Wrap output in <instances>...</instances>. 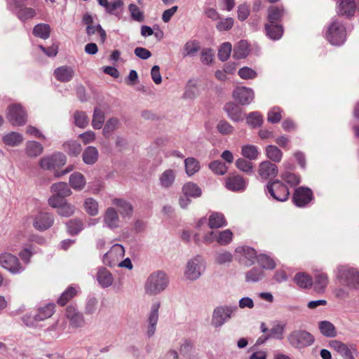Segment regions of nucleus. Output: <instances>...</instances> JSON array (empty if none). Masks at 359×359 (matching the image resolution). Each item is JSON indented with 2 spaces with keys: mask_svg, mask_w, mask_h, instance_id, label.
Wrapping results in <instances>:
<instances>
[{
  "mask_svg": "<svg viewBox=\"0 0 359 359\" xmlns=\"http://www.w3.org/2000/svg\"><path fill=\"white\" fill-rule=\"evenodd\" d=\"M169 282V278L164 271L158 270L152 272L144 283V292L149 296L158 295L168 287Z\"/></svg>",
  "mask_w": 359,
  "mask_h": 359,
  "instance_id": "obj_1",
  "label": "nucleus"
},
{
  "mask_svg": "<svg viewBox=\"0 0 359 359\" xmlns=\"http://www.w3.org/2000/svg\"><path fill=\"white\" fill-rule=\"evenodd\" d=\"M336 279L350 290H359V271L348 265L338 266L334 270Z\"/></svg>",
  "mask_w": 359,
  "mask_h": 359,
  "instance_id": "obj_2",
  "label": "nucleus"
},
{
  "mask_svg": "<svg viewBox=\"0 0 359 359\" xmlns=\"http://www.w3.org/2000/svg\"><path fill=\"white\" fill-rule=\"evenodd\" d=\"M205 266L206 263L204 258L201 255H196L187 262L184 276L187 280H196L202 276Z\"/></svg>",
  "mask_w": 359,
  "mask_h": 359,
  "instance_id": "obj_3",
  "label": "nucleus"
},
{
  "mask_svg": "<svg viewBox=\"0 0 359 359\" xmlns=\"http://www.w3.org/2000/svg\"><path fill=\"white\" fill-rule=\"evenodd\" d=\"M326 39L333 46H341L346 39V29L343 23L334 20L327 28Z\"/></svg>",
  "mask_w": 359,
  "mask_h": 359,
  "instance_id": "obj_4",
  "label": "nucleus"
},
{
  "mask_svg": "<svg viewBox=\"0 0 359 359\" xmlns=\"http://www.w3.org/2000/svg\"><path fill=\"white\" fill-rule=\"evenodd\" d=\"M236 306L224 305L216 307L212 313L211 324L215 328L221 327L237 311Z\"/></svg>",
  "mask_w": 359,
  "mask_h": 359,
  "instance_id": "obj_5",
  "label": "nucleus"
},
{
  "mask_svg": "<svg viewBox=\"0 0 359 359\" xmlns=\"http://www.w3.org/2000/svg\"><path fill=\"white\" fill-rule=\"evenodd\" d=\"M287 341L292 347L302 348L312 345L315 339L306 330H295L288 334Z\"/></svg>",
  "mask_w": 359,
  "mask_h": 359,
  "instance_id": "obj_6",
  "label": "nucleus"
},
{
  "mask_svg": "<svg viewBox=\"0 0 359 359\" xmlns=\"http://www.w3.org/2000/svg\"><path fill=\"white\" fill-rule=\"evenodd\" d=\"M7 119L13 126H22L27 122V112L20 104H12L7 109Z\"/></svg>",
  "mask_w": 359,
  "mask_h": 359,
  "instance_id": "obj_7",
  "label": "nucleus"
},
{
  "mask_svg": "<svg viewBox=\"0 0 359 359\" xmlns=\"http://www.w3.org/2000/svg\"><path fill=\"white\" fill-rule=\"evenodd\" d=\"M266 189L270 195L278 201H287L290 195L288 187L279 180L269 182Z\"/></svg>",
  "mask_w": 359,
  "mask_h": 359,
  "instance_id": "obj_8",
  "label": "nucleus"
},
{
  "mask_svg": "<svg viewBox=\"0 0 359 359\" xmlns=\"http://www.w3.org/2000/svg\"><path fill=\"white\" fill-rule=\"evenodd\" d=\"M0 265L13 274L20 273L25 270L18 258L8 252L0 255Z\"/></svg>",
  "mask_w": 359,
  "mask_h": 359,
  "instance_id": "obj_9",
  "label": "nucleus"
},
{
  "mask_svg": "<svg viewBox=\"0 0 359 359\" xmlns=\"http://www.w3.org/2000/svg\"><path fill=\"white\" fill-rule=\"evenodd\" d=\"M66 161L65 155L58 152L41 158L39 165L43 170H53L63 166Z\"/></svg>",
  "mask_w": 359,
  "mask_h": 359,
  "instance_id": "obj_10",
  "label": "nucleus"
},
{
  "mask_svg": "<svg viewBox=\"0 0 359 359\" xmlns=\"http://www.w3.org/2000/svg\"><path fill=\"white\" fill-rule=\"evenodd\" d=\"M55 305L48 304V305L39 308L38 313L33 316H25L22 320L29 326H34L36 323L47 319L54 313Z\"/></svg>",
  "mask_w": 359,
  "mask_h": 359,
  "instance_id": "obj_11",
  "label": "nucleus"
},
{
  "mask_svg": "<svg viewBox=\"0 0 359 359\" xmlns=\"http://www.w3.org/2000/svg\"><path fill=\"white\" fill-rule=\"evenodd\" d=\"M161 302L156 301L152 303L147 317V335L149 338L152 337L156 331L157 323L159 318V309Z\"/></svg>",
  "mask_w": 359,
  "mask_h": 359,
  "instance_id": "obj_12",
  "label": "nucleus"
},
{
  "mask_svg": "<svg viewBox=\"0 0 359 359\" xmlns=\"http://www.w3.org/2000/svg\"><path fill=\"white\" fill-rule=\"evenodd\" d=\"M125 255V250L121 244L114 245L111 249L104 255L102 261L104 264L109 266H116Z\"/></svg>",
  "mask_w": 359,
  "mask_h": 359,
  "instance_id": "obj_13",
  "label": "nucleus"
},
{
  "mask_svg": "<svg viewBox=\"0 0 359 359\" xmlns=\"http://www.w3.org/2000/svg\"><path fill=\"white\" fill-rule=\"evenodd\" d=\"M235 256L241 262L245 265H251L257 259V253L255 250L248 246H238L235 250Z\"/></svg>",
  "mask_w": 359,
  "mask_h": 359,
  "instance_id": "obj_14",
  "label": "nucleus"
},
{
  "mask_svg": "<svg viewBox=\"0 0 359 359\" xmlns=\"http://www.w3.org/2000/svg\"><path fill=\"white\" fill-rule=\"evenodd\" d=\"M103 226L111 230L118 229L121 226V219L118 212L114 208H107L103 215Z\"/></svg>",
  "mask_w": 359,
  "mask_h": 359,
  "instance_id": "obj_15",
  "label": "nucleus"
},
{
  "mask_svg": "<svg viewBox=\"0 0 359 359\" xmlns=\"http://www.w3.org/2000/svg\"><path fill=\"white\" fill-rule=\"evenodd\" d=\"M233 96L239 104L247 105L254 100L255 93L252 88L242 86L238 87L233 90Z\"/></svg>",
  "mask_w": 359,
  "mask_h": 359,
  "instance_id": "obj_16",
  "label": "nucleus"
},
{
  "mask_svg": "<svg viewBox=\"0 0 359 359\" xmlns=\"http://www.w3.org/2000/svg\"><path fill=\"white\" fill-rule=\"evenodd\" d=\"M313 198V193L309 188L300 187L294 193L293 201L298 207H303Z\"/></svg>",
  "mask_w": 359,
  "mask_h": 359,
  "instance_id": "obj_17",
  "label": "nucleus"
},
{
  "mask_svg": "<svg viewBox=\"0 0 359 359\" xmlns=\"http://www.w3.org/2000/svg\"><path fill=\"white\" fill-rule=\"evenodd\" d=\"M257 172L259 177L266 180L275 177L278 174V169L276 164L269 161H264L259 163Z\"/></svg>",
  "mask_w": 359,
  "mask_h": 359,
  "instance_id": "obj_18",
  "label": "nucleus"
},
{
  "mask_svg": "<svg viewBox=\"0 0 359 359\" xmlns=\"http://www.w3.org/2000/svg\"><path fill=\"white\" fill-rule=\"evenodd\" d=\"M54 222L53 217L47 212H39L33 220L34 227L39 231H45L50 228Z\"/></svg>",
  "mask_w": 359,
  "mask_h": 359,
  "instance_id": "obj_19",
  "label": "nucleus"
},
{
  "mask_svg": "<svg viewBox=\"0 0 359 359\" xmlns=\"http://www.w3.org/2000/svg\"><path fill=\"white\" fill-rule=\"evenodd\" d=\"M65 316L69 320L70 325L73 327H81L85 324V320L83 313L79 311L73 306H69L67 307Z\"/></svg>",
  "mask_w": 359,
  "mask_h": 359,
  "instance_id": "obj_20",
  "label": "nucleus"
},
{
  "mask_svg": "<svg viewBox=\"0 0 359 359\" xmlns=\"http://www.w3.org/2000/svg\"><path fill=\"white\" fill-rule=\"evenodd\" d=\"M247 185L246 180L239 175L229 176L225 180L226 188L231 191H243Z\"/></svg>",
  "mask_w": 359,
  "mask_h": 359,
  "instance_id": "obj_21",
  "label": "nucleus"
},
{
  "mask_svg": "<svg viewBox=\"0 0 359 359\" xmlns=\"http://www.w3.org/2000/svg\"><path fill=\"white\" fill-rule=\"evenodd\" d=\"M54 76L60 82H69L75 75L74 69L69 66L64 65L56 68L54 70Z\"/></svg>",
  "mask_w": 359,
  "mask_h": 359,
  "instance_id": "obj_22",
  "label": "nucleus"
},
{
  "mask_svg": "<svg viewBox=\"0 0 359 359\" xmlns=\"http://www.w3.org/2000/svg\"><path fill=\"white\" fill-rule=\"evenodd\" d=\"M329 346L341 355L344 359H354L351 348L347 344L340 341L332 340L330 341Z\"/></svg>",
  "mask_w": 359,
  "mask_h": 359,
  "instance_id": "obj_23",
  "label": "nucleus"
},
{
  "mask_svg": "<svg viewBox=\"0 0 359 359\" xmlns=\"http://www.w3.org/2000/svg\"><path fill=\"white\" fill-rule=\"evenodd\" d=\"M228 117L234 122H240L244 119L242 109L233 102H228L224 107Z\"/></svg>",
  "mask_w": 359,
  "mask_h": 359,
  "instance_id": "obj_24",
  "label": "nucleus"
},
{
  "mask_svg": "<svg viewBox=\"0 0 359 359\" xmlns=\"http://www.w3.org/2000/svg\"><path fill=\"white\" fill-rule=\"evenodd\" d=\"M112 205L116 206L123 218L131 217L133 212V208L130 203L123 199L115 198L111 200Z\"/></svg>",
  "mask_w": 359,
  "mask_h": 359,
  "instance_id": "obj_25",
  "label": "nucleus"
},
{
  "mask_svg": "<svg viewBox=\"0 0 359 359\" xmlns=\"http://www.w3.org/2000/svg\"><path fill=\"white\" fill-rule=\"evenodd\" d=\"M355 8V0H342L337 7V12L339 15L348 18L354 15Z\"/></svg>",
  "mask_w": 359,
  "mask_h": 359,
  "instance_id": "obj_26",
  "label": "nucleus"
},
{
  "mask_svg": "<svg viewBox=\"0 0 359 359\" xmlns=\"http://www.w3.org/2000/svg\"><path fill=\"white\" fill-rule=\"evenodd\" d=\"M329 283V278L326 273L317 272L314 275V280L312 281L313 290L317 293H323Z\"/></svg>",
  "mask_w": 359,
  "mask_h": 359,
  "instance_id": "obj_27",
  "label": "nucleus"
},
{
  "mask_svg": "<svg viewBox=\"0 0 359 359\" xmlns=\"http://www.w3.org/2000/svg\"><path fill=\"white\" fill-rule=\"evenodd\" d=\"M283 166L285 170L283 171L280 175L282 181L285 182L291 187L298 185L300 183L299 176L288 170L290 168L287 163H284Z\"/></svg>",
  "mask_w": 359,
  "mask_h": 359,
  "instance_id": "obj_28",
  "label": "nucleus"
},
{
  "mask_svg": "<svg viewBox=\"0 0 359 359\" xmlns=\"http://www.w3.org/2000/svg\"><path fill=\"white\" fill-rule=\"evenodd\" d=\"M176 172L172 169H167L159 177V183L161 187L168 189L171 187L175 180Z\"/></svg>",
  "mask_w": 359,
  "mask_h": 359,
  "instance_id": "obj_29",
  "label": "nucleus"
},
{
  "mask_svg": "<svg viewBox=\"0 0 359 359\" xmlns=\"http://www.w3.org/2000/svg\"><path fill=\"white\" fill-rule=\"evenodd\" d=\"M227 222L225 219L224 215L218 212H214L210 214L208 218V226L210 229H219L226 226Z\"/></svg>",
  "mask_w": 359,
  "mask_h": 359,
  "instance_id": "obj_30",
  "label": "nucleus"
},
{
  "mask_svg": "<svg viewBox=\"0 0 359 359\" xmlns=\"http://www.w3.org/2000/svg\"><path fill=\"white\" fill-rule=\"evenodd\" d=\"M43 151V145L36 141H28L26 143L25 154L31 158H36L41 155Z\"/></svg>",
  "mask_w": 359,
  "mask_h": 359,
  "instance_id": "obj_31",
  "label": "nucleus"
},
{
  "mask_svg": "<svg viewBox=\"0 0 359 359\" xmlns=\"http://www.w3.org/2000/svg\"><path fill=\"white\" fill-rule=\"evenodd\" d=\"M97 280L102 287H108L113 283L111 273L105 268H100L97 274Z\"/></svg>",
  "mask_w": 359,
  "mask_h": 359,
  "instance_id": "obj_32",
  "label": "nucleus"
},
{
  "mask_svg": "<svg viewBox=\"0 0 359 359\" xmlns=\"http://www.w3.org/2000/svg\"><path fill=\"white\" fill-rule=\"evenodd\" d=\"M318 328L320 333L326 337H334L337 336L335 326L328 320H323L318 323Z\"/></svg>",
  "mask_w": 359,
  "mask_h": 359,
  "instance_id": "obj_33",
  "label": "nucleus"
},
{
  "mask_svg": "<svg viewBox=\"0 0 359 359\" xmlns=\"http://www.w3.org/2000/svg\"><path fill=\"white\" fill-rule=\"evenodd\" d=\"M50 191L52 194L64 198L72 194V191L67 184L62 182L53 184L50 187Z\"/></svg>",
  "mask_w": 359,
  "mask_h": 359,
  "instance_id": "obj_34",
  "label": "nucleus"
},
{
  "mask_svg": "<svg viewBox=\"0 0 359 359\" xmlns=\"http://www.w3.org/2000/svg\"><path fill=\"white\" fill-rule=\"evenodd\" d=\"M23 140L22 135L16 132H10L2 137L4 143L10 147L20 145L23 142Z\"/></svg>",
  "mask_w": 359,
  "mask_h": 359,
  "instance_id": "obj_35",
  "label": "nucleus"
},
{
  "mask_svg": "<svg viewBox=\"0 0 359 359\" xmlns=\"http://www.w3.org/2000/svg\"><path fill=\"white\" fill-rule=\"evenodd\" d=\"M99 153L95 147L89 146L85 149L83 153V161L88 165L94 164L98 159Z\"/></svg>",
  "mask_w": 359,
  "mask_h": 359,
  "instance_id": "obj_36",
  "label": "nucleus"
},
{
  "mask_svg": "<svg viewBox=\"0 0 359 359\" xmlns=\"http://www.w3.org/2000/svg\"><path fill=\"white\" fill-rule=\"evenodd\" d=\"M249 53L248 43L246 41L242 40L235 46L233 56L236 59H243L246 57Z\"/></svg>",
  "mask_w": 359,
  "mask_h": 359,
  "instance_id": "obj_37",
  "label": "nucleus"
},
{
  "mask_svg": "<svg viewBox=\"0 0 359 359\" xmlns=\"http://www.w3.org/2000/svg\"><path fill=\"white\" fill-rule=\"evenodd\" d=\"M69 184L74 189L80 191L85 187L86 180L81 173L76 172L70 175Z\"/></svg>",
  "mask_w": 359,
  "mask_h": 359,
  "instance_id": "obj_38",
  "label": "nucleus"
},
{
  "mask_svg": "<svg viewBox=\"0 0 359 359\" xmlns=\"http://www.w3.org/2000/svg\"><path fill=\"white\" fill-rule=\"evenodd\" d=\"M182 192L186 196L198 198L202 194L201 189L194 182H187L182 187Z\"/></svg>",
  "mask_w": 359,
  "mask_h": 359,
  "instance_id": "obj_39",
  "label": "nucleus"
},
{
  "mask_svg": "<svg viewBox=\"0 0 359 359\" xmlns=\"http://www.w3.org/2000/svg\"><path fill=\"white\" fill-rule=\"evenodd\" d=\"M83 209L90 216H96L99 212L98 202L93 198H87L83 203Z\"/></svg>",
  "mask_w": 359,
  "mask_h": 359,
  "instance_id": "obj_40",
  "label": "nucleus"
},
{
  "mask_svg": "<svg viewBox=\"0 0 359 359\" xmlns=\"http://www.w3.org/2000/svg\"><path fill=\"white\" fill-rule=\"evenodd\" d=\"M200 50L199 43L196 41H188L183 46L182 54L184 57L193 56Z\"/></svg>",
  "mask_w": 359,
  "mask_h": 359,
  "instance_id": "obj_41",
  "label": "nucleus"
},
{
  "mask_svg": "<svg viewBox=\"0 0 359 359\" xmlns=\"http://www.w3.org/2000/svg\"><path fill=\"white\" fill-rule=\"evenodd\" d=\"M265 29L268 36L273 40H278L280 39L283 33V28L280 25L266 24L265 25Z\"/></svg>",
  "mask_w": 359,
  "mask_h": 359,
  "instance_id": "obj_42",
  "label": "nucleus"
},
{
  "mask_svg": "<svg viewBox=\"0 0 359 359\" xmlns=\"http://www.w3.org/2000/svg\"><path fill=\"white\" fill-rule=\"evenodd\" d=\"M79 292V287L69 286L65 292H62L61 296L57 300L58 304L61 306L65 305L71 299L75 297Z\"/></svg>",
  "mask_w": 359,
  "mask_h": 359,
  "instance_id": "obj_43",
  "label": "nucleus"
},
{
  "mask_svg": "<svg viewBox=\"0 0 359 359\" xmlns=\"http://www.w3.org/2000/svg\"><path fill=\"white\" fill-rule=\"evenodd\" d=\"M184 166L186 173L189 176H192L199 171V162L194 158H187L184 160Z\"/></svg>",
  "mask_w": 359,
  "mask_h": 359,
  "instance_id": "obj_44",
  "label": "nucleus"
},
{
  "mask_svg": "<svg viewBox=\"0 0 359 359\" xmlns=\"http://www.w3.org/2000/svg\"><path fill=\"white\" fill-rule=\"evenodd\" d=\"M63 149L69 155L76 156L81 151V145L76 141L70 140L64 143Z\"/></svg>",
  "mask_w": 359,
  "mask_h": 359,
  "instance_id": "obj_45",
  "label": "nucleus"
},
{
  "mask_svg": "<svg viewBox=\"0 0 359 359\" xmlns=\"http://www.w3.org/2000/svg\"><path fill=\"white\" fill-rule=\"evenodd\" d=\"M266 155L275 163H279L283 157L282 151L274 145H269L266 147Z\"/></svg>",
  "mask_w": 359,
  "mask_h": 359,
  "instance_id": "obj_46",
  "label": "nucleus"
},
{
  "mask_svg": "<svg viewBox=\"0 0 359 359\" xmlns=\"http://www.w3.org/2000/svg\"><path fill=\"white\" fill-rule=\"evenodd\" d=\"M50 27L48 24H38L33 29V34L43 39H47L50 36Z\"/></svg>",
  "mask_w": 359,
  "mask_h": 359,
  "instance_id": "obj_47",
  "label": "nucleus"
},
{
  "mask_svg": "<svg viewBox=\"0 0 359 359\" xmlns=\"http://www.w3.org/2000/svg\"><path fill=\"white\" fill-rule=\"evenodd\" d=\"M210 170L218 175H224L228 171V167L226 164L219 160H216L210 162L208 165Z\"/></svg>",
  "mask_w": 359,
  "mask_h": 359,
  "instance_id": "obj_48",
  "label": "nucleus"
},
{
  "mask_svg": "<svg viewBox=\"0 0 359 359\" xmlns=\"http://www.w3.org/2000/svg\"><path fill=\"white\" fill-rule=\"evenodd\" d=\"M241 154L249 160H255L259 155V151L256 146L252 144L244 145L241 148Z\"/></svg>",
  "mask_w": 359,
  "mask_h": 359,
  "instance_id": "obj_49",
  "label": "nucleus"
},
{
  "mask_svg": "<svg viewBox=\"0 0 359 359\" xmlns=\"http://www.w3.org/2000/svg\"><path fill=\"white\" fill-rule=\"evenodd\" d=\"M264 276L262 269L253 268L245 273V280L247 282H258Z\"/></svg>",
  "mask_w": 359,
  "mask_h": 359,
  "instance_id": "obj_50",
  "label": "nucleus"
},
{
  "mask_svg": "<svg viewBox=\"0 0 359 359\" xmlns=\"http://www.w3.org/2000/svg\"><path fill=\"white\" fill-rule=\"evenodd\" d=\"M217 243L221 245L229 244L233 238V233L230 229L217 231Z\"/></svg>",
  "mask_w": 359,
  "mask_h": 359,
  "instance_id": "obj_51",
  "label": "nucleus"
},
{
  "mask_svg": "<svg viewBox=\"0 0 359 359\" xmlns=\"http://www.w3.org/2000/svg\"><path fill=\"white\" fill-rule=\"evenodd\" d=\"M104 121V112L99 108H95L92 120L93 127L95 129H100L103 126Z\"/></svg>",
  "mask_w": 359,
  "mask_h": 359,
  "instance_id": "obj_52",
  "label": "nucleus"
},
{
  "mask_svg": "<svg viewBox=\"0 0 359 359\" xmlns=\"http://www.w3.org/2000/svg\"><path fill=\"white\" fill-rule=\"evenodd\" d=\"M67 228L70 234L76 235L83 229V224L81 219H71L67 223Z\"/></svg>",
  "mask_w": 359,
  "mask_h": 359,
  "instance_id": "obj_53",
  "label": "nucleus"
},
{
  "mask_svg": "<svg viewBox=\"0 0 359 359\" xmlns=\"http://www.w3.org/2000/svg\"><path fill=\"white\" fill-rule=\"evenodd\" d=\"M74 123L81 128H86L89 123V118L83 111H76L74 114Z\"/></svg>",
  "mask_w": 359,
  "mask_h": 359,
  "instance_id": "obj_54",
  "label": "nucleus"
},
{
  "mask_svg": "<svg viewBox=\"0 0 359 359\" xmlns=\"http://www.w3.org/2000/svg\"><path fill=\"white\" fill-rule=\"evenodd\" d=\"M294 280L300 287L306 288L312 285L311 278L304 273H297Z\"/></svg>",
  "mask_w": 359,
  "mask_h": 359,
  "instance_id": "obj_55",
  "label": "nucleus"
},
{
  "mask_svg": "<svg viewBox=\"0 0 359 359\" xmlns=\"http://www.w3.org/2000/svg\"><path fill=\"white\" fill-rule=\"evenodd\" d=\"M128 11L130 16L135 21L142 22L144 20V15L143 11L135 4H130L128 6Z\"/></svg>",
  "mask_w": 359,
  "mask_h": 359,
  "instance_id": "obj_56",
  "label": "nucleus"
},
{
  "mask_svg": "<svg viewBox=\"0 0 359 359\" xmlns=\"http://www.w3.org/2000/svg\"><path fill=\"white\" fill-rule=\"evenodd\" d=\"M285 329V324L277 323L273 326L269 331L270 338H274L276 339H282L283 338V334Z\"/></svg>",
  "mask_w": 359,
  "mask_h": 359,
  "instance_id": "obj_57",
  "label": "nucleus"
},
{
  "mask_svg": "<svg viewBox=\"0 0 359 359\" xmlns=\"http://www.w3.org/2000/svg\"><path fill=\"white\" fill-rule=\"evenodd\" d=\"M283 15V11L276 6H271L268 9V19L271 24L278 21Z\"/></svg>",
  "mask_w": 359,
  "mask_h": 359,
  "instance_id": "obj_58",
  "label": "nucleus"
},
{
  "mask_svg": "<svg viewBox=\"0 0 359 359\" xmlns=\"http://www.w3.org/2000/svg\"><path fill=\"white\" fill-rule=\"evenodd\" d=\"M247 123L252 128H256L262 125L263 118L258 111L250 113L246 117Z\"/></svg>",
  "mask_w": 359,
  "mask_h": 359,
  "instance_id": "obj_59",
  "label": "nucleus"
},
{
  "mask_svg": "<svg viewBox=\"0 0 359 359\" xmlns=\"http://www.w3.org/2000/svg\"><path fill=\"white\" fill-rule=\"evenodd\" d=\"M119 126V121L116 118H109L104 128H103V135L105 137H109L112 132L116 130Z\"/></svg>",
  "mask_w": 359,
  "mask_h": 359,
  "instance_id": "obj_60",
  "label": "nucleus"
},
{
  "mask_svg": "<svg viewBox=\"0 0 359 359\" xmlns=\"http://www.w3.org/2000/svg\"><path fill=\"white\" fill-rule=\"evenodd\" d=\"M75 206L65 201L57 210L58 215L62 217H69L74 215Z\"/></svg>",
  "mask_w": 359,
  "mask_h": 359,
  "instance_id": "obj_61",
  "label": "nucleus"
},
{
  "mask_svg": "<svg viewBox=\"0 0 359 359\" xmlns=\"http://www.w3.org/2000/svg\"><path fill=\"white\" fill-rule=\"evenodd\" d=\"M232 50L231 44L229 42L222 43L218 51V57L221 61H226L229 57Z\"/></svg>",
  "mask_w": 359,
  "mask_h": 359,
  "instance_id": "obj_62",
  "label": "nucleus"
},
{
  "mask_svg": "<svg viewBox=\"0 0 359 359\" xmlns=\"http://www.w3.org/2000/svg\"><path fill=\"white\" fill-rule=\"evenodd\" d=\"M233 260V255L226 250L217 252L215 256V261L219 264L230 263Z\"/></svg>",
  "mask_w": 359,
  "mask_h": 359,
  "instance_id": "obj_63",
  "label": "nucleus"
},
{
  "mask_svg": "<svg viewBox=\"0 0 359 359\" xmlns=\"http://www.w3.org/2000/svg\"><path fill=\"white\" fill-rule=\"evenodd\" d=\"M236 167L242 172L246 173H252L253 170V165L250 161L245 158H240L236 161Z\"/></svg>",
  "mask_w": 359,
  "mask_h": 359,
  "instance_id": "obj_64",
  "label": "nucleus"
}]
</instances>
